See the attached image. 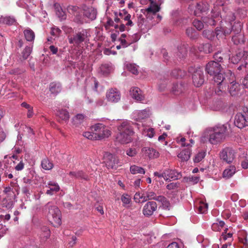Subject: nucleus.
Returning a JSON list of instances; mask_svg holds the SVG:
<instances>
[{"instance_id": "nucleus-1", "label": "nucleus", "mask_w": 248, "mask_h": 248, "mask_svg": "<svg viewBox=\"0 0 248 248\" xmlns=\"http://www.w3.org/2000/svg\"><path fill=\"white\" fill-rule=\"evenodd\" d=\"M222 69L221 64L214 61L209 62L206 65V72L211 76H213L215 83L217 84V88L215 93L217 94H220L223 89V85L227 82L224 73H220Z\"/></svg>"}, {"instance_id": "nucleus-2", "label": "nucleus", "mask_w": 248, "mask_h": 248, "mask_svg": "<svg viewBox=\"0 0 248 248\" xmlns=\"http://www.w3.org/2000/svg\"><path fill=\"white\" fill-rule=\"evenodd\" d=\"M228 124H217L212 127L207 128L202 137V140L206 142L207 140L213 144L221 142L226 137L228 130Z\"/></svg>"}, {"instance_id": "nucleus-3", "label": "nucleus", "mask_w": 248, "mask_h": 248, "mask_svg": "<svg viewBox=\"0 0 248 248\" xmlns=\"http://www.w3.org/2000/svg\"><path fill=\"white\" fill-rule=\"evenodd\" d=\"M119 131L117 135L116 140L122 144L129 143L132 140V136L134 134L133 129L127 122H124L118 127Z\"/></svg>"}, {"instance_id": "nucleus-4", "label": "nucleus", "mask_w": 248, "mask_h": 248, "mask_svg": "<svg viewBox=\"0 0 248 248\" xmlns=\"http://www.w3.org/2000/svg\"><path fill=\"white\" fill-rule=\"evenodd\" d=\"M45 210L47 212V217L49 221L55 227L61 224V214L59 208L52 202H48L45 206Z\"/></svg>"}, {"instance_id": "nucleus-5", "label": "nucleus", "mask_w": 248, "mask_h": 248, "mask_svg": "<svg viewBox=\"0 0 248 248\" xmlns=\"http://www.w3.org/2000/svg\"><path fill=\"white\" fill-rule=\"evenodd\" d=\"M225 78L227 79V82L225 84H223V89L222 90L219 95H221L223 91L226 89V86L227 84L230 83V85H228V89L229 90L230 93L232 96L235 95L237 94L239 90V84L236 83L234 81V75L230 70H227L224 73Z\"/></svg>"}, {"instance_id": "nucleus-6", "label": "nucleus", "mask_w": 248, "mask_h": 248, "mask_svg": "<svg viewBox=\"0 0 248 248\" xmlns=\"http://www.w3.org/2000/svg\"><path fill=\"white\" fill-rule=\"evenodd\" d=\"M91 130L95 137V140H100L108 138L111 131L108 127L102 124H96L91 127Z\"/></svg>"}, {"instance_id": "nucleus-7", "label": "nucleus", "mask_w": 248, "mask_h": 248, "mask_svg": "<svg viewBox=\"0 0 248 248\" xmlns=\"http://www.w3.org/2000/svg\"><path fill=\"white\" fill-rule=\"evenodd\" d=\"M90 34L85 29H82L71 36L68 37L69 42L71 44L78 46L82 42L89 41Z\"/></svg>"}, {"instance_id": "nucleus-8", "label": "nucleus", "mask_w": 248, "mask_h": 248, "mask_svg": "<svg viewBox=\"0 0 248 248\" xmlns=\"http://www.w3.org/2000/svg\"><path fill=\"white\" fill-rule=\"evenodd\" d=\"M234 124L239 128L248 126V108H243L241 112L237 113L234 117Z\"/></svg>"}, {"instance_id": "nucleus-9", "label": "nucleus", "mask_w": 248, "mask_h": 248, "mask_svg": "<svg viewBox=\"0 0 248 248\" xmlns=\"http://www.w3.org/2000/svg\"><path fill=\"white\" fill-rule=\"evenodd\" d=\"M104 162L108 169H117L120 166L118 157L109 153H105L104 155Z\"/></svg>"}, {"instance_id": "nucleus-10", "label": "nucleus", "mask_w": 248, "mask_h": 248, "mask_svg": "<svg viewBox=\"0 0 248 248\" xmlns=\"http://www.w3.org/2000/svg\"><path fill=\"white\" fill-rule=\"evenodd\" d=\"M209 5L206 2L201 1L197 3L196 5H190L188 9L191 13L195 16H199L201 13L206 12L209 10Z\"/></svg>"}, {"instance_id": "nucleus-11", "label": "nucleus", "mask_w": 248, "mask_h": 248, "mask_svg": "<svg viewBox=\"0 0 248 248\" xmlns=\"http://www.w3.org/2000/svg\"><path fill=\"white\" fill-rule=\"evenodd\" d=\"M235 156V152L232 148L227 147L223 149L220 153V157L223 161L231 163Z\"/></svg>"}, {"instance_id": "nucleus-12", "label": "nucleus", "mask_w": 248, "mask_h": 248, "mask_svg": "<svg viewBox=\"0 0 248 248\" xmlns=\"http://www.w3.org/2000/svg\"><path fill=\"white\" fill-rule=\"evenodd\" d=\"M106 97L108 101L117 103L121 99V93L116 88H111L107 91Z\"/></svg>"}, {"instance_id": "nucleus-13", "label": "nucleus", "mask_w": 248, "mask_h": 248, "mask_svg": "<svg viewBox=\"0 0 248 248\" xmlns=\"http://www.w3.org/2000/svg\"><path fill=\"white\" fill-rule=\"evenodd\" d=\"M83 16L90 19L93 20L96 19L97 15L96 10L92 6H87L85 4L82 5Z\"/></svg>"}, {"instance_id": "nucleus-14", "label": "nucleus", "mask_w": 248, "mask_h": 248, "mask_svg": "<svg viewBox=\"0 0 248 248\" xmlns=\"http://www.w3.org/2000/svg\"><path fill=\"white\" fill-rule=\"evenodd\" d=\"M192 79L193 82L196 87H200L203 83V73L201 68L197 69L194 71L192 76Z\"/></svg>"}, {"instance_id": "nucleus-15", "label": "nucleus", "mask_w": 248, "mask_h": 248, "mask_svg": "<svg viewBox=\"0 0 248 248\" xmlns=\"http://www.w3.org/2000/svg\"><path fill=\"white\" fill-rule=\"evenodd\" d=\"M157 209V204L155 202H148L144 206L142 210L143 215L146 217L152 216Z\"/></svg>"}, {"instance_id": "nucleus-16", "label": "nucleus", "mask_w": 248, "mask_h": 248, "mask_svg": "<svg viewBox=\"0 0 248 248\" xmlns=\"http://www.w3.org/2000/svg\"><path fill=\"white\" fill-rule=\"evenodd\" d=\"M164 176L166 181H170L171 179L173 180H178L182 177L181 172H179L175 170L169 169L164 170Z\"/></svg>"}, {"instance_id": "nucleus-17", "label": "nucleus", "mask_w": 248, "mask_h": 248, "mask_svg": "<svg viewBox=\"0 0 248 248\" xmlns=\"http://www.w3.org/2000/svg\"><path fill=\"white\" fill-rule=\"evenodd\" d=\"M69 175L72 178H75V179H80L85 181H88L89 179L88 175L82 170L70 171Z\"/></svg>"}, {"instance_id": "nucleus-18", "label": "nucleus", "mask_w": 248, "mask_h": 248, "mask_svg": "<svg viewBox=\"0 0 248 248\" xmlns=\"http://www.w3.org/2000/svg\"><path fill=\"white\" fill-rule=\"evenodd\" d=\"M119 16L122 20H124L125 21H127V22L125 23V25L130 27L133 25V22L130 19L131 17V15L128 14L125 10H123L120 12L119 14Z\"/></svg>"}, {"instance_id": "nucleus-19", "label": "nucleus", "mask_w": 248, "mask_h": 248, "mask_svg": "<svg viewBox=\"0 0 248 248\" xmlns=\"http://www.w3.org/2000/svg\"><path fill=\"white\" fill-rule=\"evenodd\" d=\"M185 90V86L184 84L176 83L173 85L171 89V92L175 95H179L182 93Z\"/></svg>"}, {"instance_id": "nucleus-20", "label": "nucleus", "mask_w": 248, "mask_h": 248, "mask_svg": "<svg viewBox=\"0 0 248 248\" xmlns=\"http://www.w3.org/2000/svg\"><path fill=\"white\" fill-rule=\"evenodd\" d=\"M141 90L138 87H133L130 91V94L132 98L137 101H141L143 96L141 94Z\"/></svg>"}, {"instance_id": "nucleus-21", "label": "nucleus", "mask_w": 248, "mask_h": 248, "mask_svg": "<svg viewBox=\"0 0 248 248\" xmlns=\"http://www.w3.org/2000/svg\"><path fill=\"white\" fill-rule=\"evenodd\" d=\"M142 152L150 158H156L159 155L158 153L152 148L144 147L142 149Z\"/></svg>"}, {"instance_id": "nucleus-22", "label": "nucleus", "mask_w": 248, "mask_h": 248, "mask_svg": "<svg viewBox=\"0 0 248 248\" xmlns=\"http://www.w3.org/2000/svg\"><path fill=\"white\" fill-rule=\"evenodd\" d=\"M191 155V150L189 147L183 150L178 155V157L181 159L182 161H187L188 160Z\"/></svg>"}, {"instance_id": "nucleus-23", "label": "nucleus", "mask_w": 248, "mask_h": 248, "mask_svg": "<svg viewBox=\"0 0 248 248\" xmlns=\"http://www.w3.org/2000/svg\"><path fill=\"white\" fill-rule=\"evenodd\" d=\"M197 48L200 52H203L206 54L210 53L213 51V47L209 43L199 44Z\"/></svg>"}, {"instance_id": "nucleus-24", "label": "nucleus", "mask_w": 248, "mask_h": 248, "mask_svg": "<svg viewBox=\"0 0 248 248\" xmlns=\"http://www.w3.org/2000/svg\"><path fill=\"white\" fill-rule=\"evenodd\" d=\"M0 23L9 26L16 25L17 24L16 19L13 16H2L0 17Z\"/></svg>"}, {"instance_id": "nucleus-25", "label": "nucleus", "mask_w": 248, "mask_h": 248, "mask_svg": "<svg viewBox=\"0 0 248 248\" xmlns=\"http://www.w3.org/2000/svg\"><path fill=\"white\" fill-rule=\"evenodd\" d=\"M49 89L52 93L57 94L61 91L62 86L60 83L53 82L50 83Z\"/></svg>"}, {"instance_id": "nucleus-26", "label": "nucleus", "mask_w": 248, "mask_h": 248, "mask_svg": "<svg viewBox=\"0 0 248 248\" xmlns=\"http://www.w3.org/2000/svg\"><path fill=\"white\" fill-rule=\"evenodd\" d=\"M57 116L59 117V121H64L66 122L69 118L68 112L65 109L59 110L57 113Z\"/></svg>"}, {"instance_id": "nucleus-27", "label": "nucleus", "mask_w": 248, "mask_h": 248, "mask_svg": "<svg viewBox=\"0 0 248 248\" xmlns=\"http://www.w3.org/2000/svg\"><path fill=\"white\" fill-rule=\"evenodd\" d=\"M232 23H231V29L232 34L237 35L241 34V31L242 28V24L240 22H234L233 25H232Z\"/></svg>"}, {"instance_id": "nucleus-28", "label": "nucleus", "mask_w": 248, "mask_h": 248, "mask_svg": "<svg viewBox=\"0 0 248 248\" xmlns=\"http://www.w3.org/2000/svg\"><path fill=\"white\" fill-rule=\"evenodd\" d=\"M244 52L243 51H239L235 55L232 56L230 58L231 62L233 64H237L239 62L242 61L243 56H244Z\"/></svg>"}, {"instance_id": "nucleus-29", "label": "nucleus", "mask_w": 248, "mask_h": 248, "mask_svg": "<svg viewBox=\"0 0 248 248\" xmlns=\"http://www.w3.org/2000/svg\"><path fill=\"white\" fill-rule=\"evenodd\" d=\"M186 35L192 39H196L198 38L199 33L192 27L187 28L186 30Z\"/></svg>"}, {"instance_id": "nucleus-30", "label": "nucleus", "mask_w": 248, "mask_h": 248, "mask_svg": "<svg viewBox=\"0 0 248 248\" xmlns=\"http://www.w3.org/2000/svg\"><path fill=\"white\" fill-rule=\"evenodd\" d=\"M235 167L234 166H231L229 168L225 169L223 172V176L224 178H229L231 177L235 172Z\"/></svg>"}, {"instance_id": "nucleus-31", "label": "nucleus", "mask_w": 248, "mask_h": 248, "mask_svg": "<svg viewBox=\"0 0 248 248\" xmlns=\"http://www.w3.org/2000/svg\"><path fill=\"white\" fill-rule=\"evenodd\" d=\"M171 75L175 78H183L186 75V72L179 68L174 69Z\"/></svg>"}, {"instance_id": "nucleus-32", "label": "nucleus", "mask_w": 248, "mask_h": 248, "mask_svg": "<svg viewBox=\"0 0 248 248\" xmlns=\"http://www.w3.org/2000/svg\"><path fill=\"white\" fill-rule=\"evenodd\" d=\"M24 34L27 41L32 42L34 40L35 34L31 29L24 30Z\"/></svg>"}, {"instance_id": "nucleus-33", "label": "nucleus", "mask_w": 248, "mask_h": 248, "mask_svg": "<svg viewBox=\"0 0 248 248\" xmlns=\"http://www.w3.org/2000/svg\"><path fill=\"white\" fill-rule=\"evenodd\" d=\"M232 40L235 45L243 44L245 42L244 36L242 34L232 35Z\"/></svg>"}, {"instance_id": "nucleus-34", "label": "nucleus", "mask_w": 248, "mask_h": 248, "mask_svg": "<svg viewBox=\"0 0 248 248\" xmlns=\"http://www.w3.org/2000/svg\"><path fill=\"white\" fill-rule=\"evenodd\" d=\"M130 171L133 174H136L138 173L145 174V171L143 168L136 165L131 166L130 168Z\"/></svg>"}, {"instance_id": "nucleus-35", "label": "nucleus", "mask_w": 248, "mask_h": 248, "mask_svg": "<svg viewBox=\"0 0 248 248\" xmlns=\"http://www.w3.org/2000/svg\"><path fill=\"white\" fill-rule=\"evenodd\" d=\"M41 166L44 169L50 170L53 167V164L47 158H45L41 162Z\"/></svg>"}, {"instance_id": "nucleus-36", "label": "nucleus", "mask_w": 248, "mask_h": 248, "mask_svg": "<svg viewBox=\"0 0 248 248\" xmlns=\"http://www.w3.org/2000/svg\"><path fill=\"white\" fill-rule=\"evenodd\" d=\"M202 35L204 37L210 40H214L215 37V33H214V31L209 30H204L202 31Z\"/></svg>"}, {"instance_id": "nucleus-37", "label": "nucleus", "mask_w": 248, "mask_h": 248, "mask_svg": "<svg viewBox=\"0 0 248 248\" xmlns=\"http://www.w3.org/2000/svg\"><path fill=\"white\" fill-rule=\"evenodd\" d=\"M85 118V116L82 114H77L73 119V124L76 126L81 124Z\"/></svg>"}, {"instance_id": "nucleus-38", "label": "nucleus", "mask_w": 248, "mask_h": 248, "mask_svg": "<svg viewBox=\"0 0 248 248\" xmlns=\"http://www.w3.org/2000/svg\"><path fill=\"white\" fill-rule=\"evenodd\" d=\"M206 153L204 151H201L198 152L193 159V161L195 163H199L201 161L205 156Z\"/></svg>"}, {"instance_id": "nucleus-39", "label": "nucleus", "mask_w": 248, "mask_h": 248, "mask_svg": "<svg viewBox=\"0 0 248 248\" xmlns=\"http://www.w3.org/2000/svg\"><path fill=\"white\" fill-rule=\"evenodd\" d=\"M32 46H26L22 52V57L23 60L28 59L32 51Z\"/></svg>"}, {"instance_id": "nucleus-40", "label": "nucleus", "mask_w": 248, "mask_h": 248, "mask_svg": "<svg viewBox=\"0 0 248 248\" xmlns=\"http://www.w3.org/2000/svg\"><path fill=\"white\" fill-rule=\"evenodd\" d=\"M127 69L132 74L137 75L138 74V70L136 65L135 64L127 63L126 65Z\"/></svg>"}, {"instance_id": "nucleus-41", "label": "nucleus", "mask_w": 248, "mask_h": 248, "mask_svg": "<svg viewBox=\"0 0 248 248\" xmlns=\"http://www.w3.org/2000/svg\"><path fill=\"white\" fill-rule=\"evenodd\" d=\"M42 232L40 234L41 237L43 239H47L50 235V231L46 227H44L42 229Z\"/></svg>"}, {"instance_id": "nucleus-42", "label": "nucleus", "mask_w": 248, "mask_h": 248, "mask_svg": "<svg viewBox=\"0 0 248 248\" xmlns=\"http://www.w3.org/2000/svg\"><path fill=\"white\" fill-rule=\"evenodd\" d=\"M54 186H49V189H48L46 193L48 195H52L54 193H56L60 190V187L58 185H54Z\"/></svg>"}, {"instance_id": "nucleus-43", "label": "nucleus", "mask_w": 248, "mask_h": 248, "mask_svg": "<svg viewBox=\"0 0 248 248\" xmlns=\"http://www.w3.org/2000/svg\"><path fill=\"white\" fill-rule=\"evenodd\" d=\"M214 33H215V37L217 39L221 38L225 36L223 28L221 27H217L215 30V31H214Z\"/></svg>"}, {"instance_id": "nucleus-44", "label": "nucleus", "mask_w": 248, "mask_h": 248, "mask_svg": "<svg viewBox=\"0 0 248 248\" xmlns=\"http://www.w3.org/2000/svg\"><path fill=\"white\" fill-rule=\"evenodd\" d=\"M202 20L203 22L207 26H214L216 25V21L213 18L205 17Z\"/></svg>"}, {"instance_id": "nucleus-45", "label": "nucleus", "mask_w": 248, "mask_h": 248, "mask_svg": "<svg viewBox=\"0 0 248 248\" xmlns=\"http://www.w3.org/2000/svg\"><path fill=\"white\" fill-rule=\"evenodd\" d=\"M193 24L194 26L198 30H199V31L202 30L204 27L203 21H202L201 20L195 19L193 22Z\"/></svg>"}, {"instance_id": "nucleus-46", "label": "nucleus", "mask_w": 248, "mask_h": 248, "mask_svg": "<svg viewBox=\"0 0 248 248\" xmlns=\"http://www.w3.org/2000/svg\"><path fill=\"white\" fill-rule=\"evenodd\" d=\"M156 194L153 191H147L146 192V196L144 198V200L146 201L147 200H155L156 197Z\"/></svg>"}, {"instance_id": "nucleus-47", "label": "nucleus", "mask_w": 248, "mask_h": 248, "mask_svg": "<svg viewBox=\"0 0 248 248\" xmlns=\"http://www.w3.org/2000/svg\"><path fill=\"white\" fill-rule=\"evenodd\" d=\"M186 55L187 50L185 47H180L179 48H178L177 55L180 58H184L186 56Z\"/></svg>"}, {"instance_id": "nucleus-48", "label": "nucleus", "mask_w": 248, "mask_h": 248, "mask_svg": "<svg viewBox=\"0 0 248 248\" xmlns=\"http://www.w3.org/2000/svg\"><path fill=\"white\" fill-rule=\"evenodd\" d=\"M24 72V70L23 69L15 68L10 70L9 73L11 75H18L22 74Z\"/></svg>"}, {"instance_id": "nucleus-49", "label": "nucleus", "mask_w": 248, "mask_h": 248, "mask_svg": "<svg viewBox=\"0 0 248 248\" xmlns=\"http://www.w3.org/2000/svg\"><path fill=\"white\" fill-rule=\"evenodd\" d=\"M185 179L186 182H191L192 184H197L200 180V177L198 176H189Z\"/></svg>"}, {"instance_id": "nucleus-50", "label": "nucleus", "mask_w": 248, "mask_h": 248, "mask_svg": "<svg viewBox=\"0 0 248 248\" xmlns=\"http://www.w3.org/2000/svg\"><path fill=\"white\" fill-rule=\"evenodd\" d=\"M121 200L124 204H128L131 202V198L128 194H124L121 197Z\"/></svg>"}, {"instance_id": "nucleus-51", "label": "nucleus", "mask_w": 248, "mask_h": 248, "mask_svg": "<svg viewBox=\"0 0 248 248\" xmlns=\"http://www.w3.org/2000/svg\"><path fill=\"white\" fill-rule=\"evenodd\" d=\"M159 7L157 5H154L152 6L149 7L147 11L148 13H153L154 14H155V13L159 11Z\"/></svg>"}, {"instance_id": "nucleus-52", "label": "nucleus", "mask_w": 248, "mask_h": 248, "mask_svg": "<svg viewBox=\"0 0 248 248\" xmlns=\"http://www.w3.org/2000/svg\"><path fill=\"white\" fill-rule=\"evenodd\" d=\"M208 205L207 203H201L198 207V210L201 213H204L207 210Z\"/></svg>"}, {"instance_id": "nucleus-53", "label": "nucleus", "mask_w": 248, "mask_h": 248, "mask_svg": "<svg viewBox=\"0 0 248 248\" xmlns=\"http://www.w3.org/2000/svg\"><path fill=\"white\" fill-rule=\"evenodd\" d=\"M225 225V223L223 221H219L218 223H214L213 224L212 226V228L214 231H218L220 228H217V227L219 226L221 228H222Z\"/></svg>"}, {"instance_id": "nucleus-54", "label": "nucleus", "mask_w": 248, "mask_h": 248, "mask_svg": "<svg viewBox=\"0 0 248 248\" xmlns=\"http://www.w3.org/2000/svg\"><path fill=\"white\" fill-rule=\"evenodd\" d=\"M22 192L23 194L27 196H30L31 194V186L28 185H26L22 187Z\"/></svg>"}, {"instance_id": "nucleus-55", "label": "nucleus", "mask_w": 248, "mask_h": 248, "mask_svg": "<svg viewBox=\"0 0 248 248\" xmlns=\"http://www.w3.org/2000/svg\"><path fill=\"white\" fill-rule=\"evenodd\" d=\"M101 71L103 73H108L109 72L111 69V67L108 64H103L100 67Z\"/></svg>"}, {"instance_id": "nucleus-56", "label": "nucleus", "mask_w": 248, "mask_h": 248, "mask_svg": "<svg viewBox=\"0 0 248 248\" xmlns=\"http://www.w3.org/2000/svg\"><path fill=\"white\" fill-rule=\"evenodd\" d=\"M83 136L89 140H95V137L94 136V134L91 132H85L83 134Z\"/></svg>"}, {"instance_id": "nucleus-57", "label": "nucleus", "mask_w": 248, "mask_h": 248, "mask_svg": "<svg viewBox=\"0 0 248 248\" xmlns=\"http://www.w3.org/2000/svg\"><path fill=\"white\" fill-rule=\"evenodd\" d=\"M56 14L61 20L65 19L66 18V16L65 13L62 9L60 10H58L56 12Z\"/></svg>"}, {"instance_id": "nucleus-58", "label": "nucleus", "mask_w": 248, "mask_h": 248, "mask_svg": "<svg viewBox=\"0 0 248 248\" xmlns=\"http://www.w3.org/2000/svg\"><path fill=\"white\" fill-rule=\"evenodd\" d=\"M139 117L140 119H144L148 116V112L146 109L142 110L139 112Z\"/></svg>"}, {"instance_id": "nucleus-59", "label": "nucleus", "mask_w": 248, "mask_h": 248, "mask_svg": "<svg viewBox=\"0 0 248 248\" xmlns=\"http://www.w3.org/2000/svg\"><path fill=\"white\" fill-rule=\"evenodd\" d=\"M126 155L129 156H134L137 153L136 150L134 148H129L126 152Z\"/></svg>"}, {"instance_id": "nucleus-60", "label": "nucleus", "mask_w": 248, "mask_h": 248, "mask_svg": "<svg viewBox=\"0 0 248 248\" xmlns=\"http://www.w3.org/2000/svg\"><path fill=\"white\" fill-rule=\"evenodd\" d=\"M222 54L220 52L216 53L214 56L215 60L217 61L218 63L222 62L223 60Z\"/></svg>"}, {"instance_id": "nucleus-61", "label": "nucleus", "mask_w": 248, "mask_h": 248, "mask_svg": "<svg viewBox=\"0 0 248 248\" xmlns=\"http://www.w3.org/2000/svg\"><path fill=\"white\" fill-rule=\"evenodd\" d=\"M241 51L244 52V56H243L241 61L243 62L245 65H247L248 63V52L243 50Z\"/></svg>"}, {"instance_id": "nucleus-62", "label": "nucleus", "mask_w": 248, "mask_h": 248, "mask_svg": "<svg viewBox=\"0 0 248 248\" xmlns=\"http://www.w3.org/2000/svg\"><path fill=\"white\" fill-rule=\"evenodd\" d=\"M163 207L167 210H169V207L170 206V203L169 201L166 198L164 201L161 202Z\"/></svg>"}, {"instance_id": "nucleus-63", "label": "nucleus", "mask_w": 248, "mask_h": 248, "mask_svg": "<svg viewBox=\"0 0 248 248\" xmlns=\"http://www.w3.org/2000/svg\"><path fill=\"white\" fill-rule=\"evenodd\" d=\"M178 187L176 183H171L167 185L166 188L169 190H173Z\"/></svg>"}, {"instance_id": "nucleus-64", "label": "nucleus", "mask_w": 248, "mask_h": 248, "mask_svg": "<svg viewBox=\"0 0 248 248\" xmlns=\"http://www.w3.org/2000/svg\"><path fill=\"white\" fill-rule=\"evenodd\" d=\"M78 7L77 6L70 5L67 7V10L69 13L72 12V13H74V12L78 11Z\"/></svg>"}]
</instances>
